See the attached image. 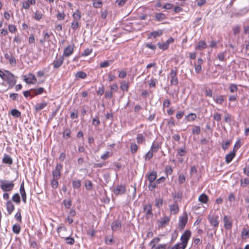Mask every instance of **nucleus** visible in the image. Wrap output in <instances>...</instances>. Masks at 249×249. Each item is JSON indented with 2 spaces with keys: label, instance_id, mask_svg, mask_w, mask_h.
Instances as JSON below:
<instances>
[{
  "label": "nucleus",
  "instance_id": "41",
  "mask_svg": "<svg viewBox=\"0 0 249 249\" xmlns=\"http://www.w3.org/2000/svg\"><path fill=\"white\" fill-rule=\"evenodd\" d=\"M85 185L87 190H90L92 188V183L89 180H86L85 181Z\"/></svg>",
  "mask_w": 249,
  "mask_h": 249
},
{
  "label": "nucleus",
  "instance_id": "42",
  "mask_svg": "<svg viewBox=\"0 0 249 249\" xmlns=\"http://www.w3.org/2000/svg\"><path fill=\"white\" fill-rule=\"evenodd\" d=\"M11 114L14 117H19L21 115V113L18 110L13 109L11 111Z\"/></svg>",
  "mask_w": 249,
  "mask_h": 249
},
{
  "label": "nucleus",
  "instance_id": "18",
  "mask_svg": "<svg viewBox=\"0 0 249 249\" xmlns=\"http://www.w3.org/2000/svg\"><path fill=\"white\" fill-rule=\"evenodd\" d=\"M159 149L158 143H153L151 150L145 155V156H153L154 153L156 152Z\"/></svg>",
  "mask_w": 249,
  "mask_h": 249
},
{
  "label": "nucleus",
  "instance_id": "38",
  "mask_svg": "<svg viewBox=\"0 0 249 249\" xmlns=\"http://www.w3.org/2000/svg\"><path fill=\"white\" fill-rule=\"evenodd\" d=\"M2 162L4 163L11 165L12 164L13 160L10 157H3Z\"/></svg>",
  "mask_w": 249,
  "mask_h": 249
},
{
  "label": "nucleus",
  "instance_id": "40",
  "mask_svg": "<svg viewBox=\"0 0 249 249\" xmlns=\"http://www.w3.org/2000/svg\"><path fill=\"white\" fill-rule=\"evenodd\" d=\"M12 200L16 203H19L20 202V197L18 193L15 194L12 198Z\"/></svg>",
  "mask_w": 249,
  "mask_h": 249
},
{
  "label": "nucleus",
  "instance_id": "32",
  "mask_svg": "<svg viewBox=\"0 0 249 249\" xmlns=\"http://www.w3.org/2000/svg\"><path fill=\"white\" fill-rule=\"evenodd\" d=\"M160 241L159 237L154 238L150 243V246L152 248H155L156 244Z\"/></svg>",
  "mask_w": 249,
  "mask_h": 249
},
{
  "label": "nucleus",
  "instance_id": "16",
  "mask_svg": "<svg viewBox=\"0 0 249 249\" xmlns=\"http://www.w3.org/2000/svg\"><path fill=\"white\" fill-rule=\"evenodd\" d=\"M19 191L21 194L22 199L24 203H26V194L24 189V182L23 181L20 186Z\"/></svg>",
  "mask_w": 249,
  "mask_h": 249
},
{
  "label": "nucleus",
  "instance_id": "60",
  "mask_svg": "<svg viewBox=\"0 0 249 249\" xmlns=\"http://www.w3.org/2000/svg\"><path fill=\"white\" fill-rule=\"evenodd\" d=\"M213 117L215 120H216L218 122L220 121L221 119V114L218 112L214 113L213 114Z\"/></svg>",
  "mask_w": 249,
  "mask_h": 249
},
{
  "label": "nucleus",
  "instance_id": "27",
  "mask_svg": "<svg viewBox=\"0 0 249 249\" xmlns=\"http://www.w3.org/2000/svg\"><path fill=\"white\" fill-rule=\"evenodd\" d=\"M209 200L208 196L205 194H202L198 197V200L202 203L206 204Z\"/></svg>",
  "mask_w": 249,
  "mask_h": 249
},
{
  "label": "nucleus",
  "instance_id": "26",
  "mask_svg": "<svg viewBox=\"0 0 249 249\" xmlns=\"http://www.w3.org/2000/svg\"><path fill=\"white\" fill-rule=\"evenodd\" d=\"M47 105V103L46 102H43L41 103L36 104L35 106V110L37 111L39 110H41L43 109L44 107H45Z\"/></svg>",
  "mask_w": 249,
  "mask_h": 249
},
{
  "label": "nucleus",
  "instance_id": "8",
  "mask_svg": "<svg viewBox=\"0 0 249 249\" xmlns=\"http://www.w3.org/2000/svg\"><path fill=\"white\" fill-rule=\"evenodd\" d=\"M143 211L145 213L146 218H149L153 216L152 213V205L150 203L145 205L143 206Z\"/></svg>",
  "mask_w": 249,
  "mask_h": 249
},
{
  "label": "nucleus",
  "instance_id": "15",
  "mask_svg": "<svg viewBox=\"0 0 249 249\" xmlns=\"http://www.w3.org/2000/svg\"><path fill=\"white\" fill-rule=\"evenodd\" d=\"M170 221V218L168 216H164L162 218H161L159 220V227L160 228H163L166 225H168Z\"/></svg>",
  "mask_w": 249,
  "mask_h": 249
},
{
  "label": "nucleus",
  "instance_id": "62",
  "mask_svg": "<svg viewBox=\"0 0 249 249\" xmlns=\"http://www.w3.org/2000/svg\"><path fill=\"white\" fill-rule=\"evenodd\" d=\"M103 3L101 1H98L97 2L94 1L93 3V6L94 8H99L102 6Z\"/></svg>",
  "mask_w": 249,
  "mask_h": 249
},
{
  "label": "nucleus",
  "instance_id": "33",
  "mask_svg": "<svg viewBox=\"0 0 249 249\" xmlns=\"http://www.w3.org/2000/svg\"><path fill=\"white\" fill-rule=\"evenodd\" d=\"M75 76L76 78L84 79L87 77V74L83 71H79L76 73Z\"/></svg>",
  "mask_w": 249,
  "mask_h": 249
},
{
  "label": "nucleus",
  "instance_id": "46",
  "mask_svg": "<svg viewBox=\"0 0 249 249\" xmlns=\"http://www.w3.org/2000/svg\"><path fill=\"white\" fill-rule=\"evenodd\" d=\"M231 143V141L228 140L225 142H223L222 143V148L223 150H225L229 148Z\"/></svg>",
  "mask_w": 249,
  "mask_h": 249
},
{
  "label": "nucleus",
  "instance_id": "57",
  "mask_svg": "<svg viewBox=\"0 0 249 249\" xmlns=\"http://www.w3.org/2000/svg\"><path fill=\"white\" fill-rule=\"evenodd\" d=\"M157 182H150L149 184L148 185V188H149V189L152 191H153L156 187V186H157Z\"/></svg>",
  "mask_w": 249,
  "mask_h": 249
},
{
  "label": "nucleus",
  "instance_id": "34",
  "mask_svg": "<svg viewBox=\"0 0 249 249\" xmlns=\"http://www.w3.org/2000/svg\"><path fill=\"white\" fill-rule=\"evenodd\" d=\"M12 230L14 233L18 234L20 231L21 227L18 224H15L13 226Z\"/></svg>",
  "mask_w": 249,
  "mask_h": 249
},
{
  "label": "nucleus",
  "instance_id": "23",
  "mask_svg": "<svg viewBox=\"0 0 249 249\" xmlns=\"http://www.w3.org/2000/svg\"><path fill=\"white\" fill-rule=\"evenodd\" d=\"M155 19L158 21H162L166 18L165 15L161 13H155Z\"/></svg>",
  "mask_w": 249,
  "mask_h": 249
},
{
  "label": "nucleus",
  "instance_id": "4",
  "mask_svg": "<svg viewBox=\"0 0 249 249\" xmlns=\"http://www.w3.org/2000/svg\"><path fill=\"white\" fill-rule=\"evenodd\" d=\"M218 218V216L216 215H209L208 217L209 223L213 227V229L214 230L215 232L217 231V228L219 225Z\"/></svg>",
  "mask_w": 249,
  "mask_h": 249
},
{
  "label": "nucleus",
  "instance_id": "3",
  "mask_svg": "<svg viewBox=\"0 0 249 249\" xmlns=\"http://www.w3.org/2000/svg\"><path fill=\"white\" fill-rule=\"evenodd\" d=\"M191 233L190 231H186L181 236V243H178L183 249H185L189 239L191 237Z\"/></svg>",
  "mask_w": 249,
  "mask_h": 249
},
{
  "label": "nucleus",
  "instance_id": "20",
  "mask_svg": "<svg viewBox=\"0 0 249 249\" xmlns=\"http://www.w3.org/2000/svg\"><path fill=\"white\" fill-rule=\"evenodd\" d=\"M121 228V223L119 221L115 220L111 224V229L113 231L119 230Z\"/></svg>",
  "mask_w": 249,
  "mask_h": 249
},
{
  "label": "nucleus",
  "instance_id": "28",
  "mask_svg": "<svg viewBox=\"0 0 249 249\" xmlns=\"http://www.w3.org/2000/svg\"><path fill=\"white\" fill-rule=\"evenodd\" d=\"M71 130L70 128L66 127L64 128L63 137L65 139H68L71 136Z\"/></svg>",
  "mask_w": 249,
  "mask_h": 249
},
{
  "label": "nucleus",
  "instance_id": "49",
  "mask_svg": "<svg viewBox=\"0 0 249 249\" xmlns=\"http://www.w3.org/2000/svg\"><path fill=\"white\" fill-rule=\"evenodd\" d=\"M205 94L206 96L209 97H213V90L210 89L205 88L204 89Z\"/></svg>",
  "mask_w": 249,
  "mask_h": 249
},
{
  "label": "nucleus",
  "instance_id": "9",
  "mask_svg": "<svg viewBox=\"0 0 249 249\" xmlns=\"http://www.w3.org/2000/svg\"><path fill=\"white\" fill-rule=\"evenodd\" d=\"M62 169V165L61 164H57L54 170L52 172L53 178H60L61 177V170Z\"/></svg>",
  "mask_w": 249,
  "mask_h": 249
},
{
  "label": "nucleus",
  "instance_id": "2",
  "mask_svg": "<svg viewBox=\"0 0 249 249\" xmlns=\"http://www.w3.org/2000/svg\"><path fill=\"white\" fill-rule=\"evenodd\" d=\"M5 72L6 73V75L4 80L7 81L9 85V89L12 88L16 84L17 79L15 77L13 74H12L9 71L6 70L5 71Z\"/></svg>",
  "mask_w": 249,
  "mask_h": 249
},
{
  "label": "nucleus",
  "instance_id": "21",
  "mask_svg": "<svg viewBox=\"0 0 249 249\" xmlns=\"http://www.w3.org/2000/svg\"><path fill=\"white\" fill-rule=\"evenodd\" d=\"M171 213L173 214H176L179 211V207L177 203L175 202L173 204L169 206Z\"/></svg>",
  "mask_w": 249,
  "mask_h": 249
},
{
  "label": "nucleus",
  "instance_id": "64",
  "mask_svg": "<svg viewBox=\"0 0 249 249\" xmlns=\"http://www.w3.org/2000/svg\"><path fill=\"white\" fill-rule=\"evenodd\" d=\"M232 30L234 35L238 34L240 31V26L238 25L234 26L232 28Z\"/></svg>",
  "mask_w": 249,
  "mask_h": 249
},
{
  "label": "nucleus",
  "instance_id": "58",
  "mask_svg": "<svg viewBox=\"0 0 249 249\" xmlns=\"http://www.w3.org/2000/svg\"><path fill=\"white\" fill-rule=\"evenodd\" d=\"M63 202L66 208H70L71 206V200H64Z\"/></svg>",
  "mask_w": 249,
  "mask_h": 249
},
{
  "label": "nucleus",
  "instance_id": "14",
  "mask_svg": "<svg viewBox=\"0 0 249 249\" xmlns=\"http://www.w3.org/2000/svg\"><path fill=\"white\" fill-rule=\"evenodd\" d=\"M241 145L240 140H237L234 144L232 151L226 154V156H235L236 151L241 147Z\"/></svg>",
  "mask_w": 249,
  "mask_h": 249
},
{
  "label": "nucleus",
  "instance_id": "53",
  "mask_svg": "<svg viewBox=\"0 0 249 249\" xmlns=\"http://www.w3.org/2000/svg\"><path fill=\"white\" fill-rule=\"evenodd\" d=\"M42 18V14L40 12L36 11L35 14L34 18L37 20H39Z\"/></svg>",
  "mask_w": 249,
  "mask_h": 249
},
{
  "label": "nucleus",
  "instance_id": "6",
  "mask_svg": "<svg viewBox=\"0 0 249 249\" xmlns=\"http://www.w3.org/2000/svg\"><path fill=\"white\" fill-rule=\"evenodd\" d=\"M62 230H63L64 231H67V229L65 227H59L58 228L57 230V232L59 234V236H60L61 238H64L65 239V240L66 241L67 244L72 245L74 244V238L70 237H64L63 235H61L60 234V232Z\"/></svg>",
  "mask_w": 249,
  "mask_h": 249
},
{
  "label": "nucleus",
  "instance_id": "55",
  "mask_svg": "<svg viewBox=\"0 0 249 249\" xmlns=\"http://www.w3.org/2000/svg\"><path fill=\"white\" fill-rule=\"evenodd\" d=\"M240 182L241 185L243 187H245L249 184V179L248 178H245L244 179H241Z\"/></svg>",
  "mask_w": 249,
  "mask_h": 249
},
{
  "label": "nucleus",
  "instance_id": "7",
  "mask_svg": "<svg viewBox=\"0 0 249 249\" xmlns=\"http://www.w3.org/2000/svg\"><path fill=\"white\" fill-rule=\"evenodd\" d=\"M126 191L125 186L124 185H118L115 186L113 191L116 196L123 195L125 193Z\"/></svg>",
  "mask_w": 249,
  "mask_h": 249
},
{
  "label": "nucleus",
  "instance_id": "51",
  "mask_svg": "<svg viewBox=\"0 0 249 249\" xmlns=\"http://www.w3.org/2000/svg\"><path fill=\"white\" fill-rule=\"evenodd\" d=\"M100 124V121L99 120V117L98 116H96L94 118L92 119V124L94 126H98Z\"/></svg>",
  "mask_w": 249,
  "mask_h": 249
},
{
  "label": "nucleus",
  "instance_id": "47",
  "mask_svg": "<svg viewBox=\"0 0 249 249\" xmlns=\"http://www.w3.org/2000/svg\"><path fill=\"white\" fill-rule=\"evenodd\" d=\"M229 89L231 93H234L238 90L237 86L234 84H231L230 85Z\"/></svg>",
  "mask_w": 249,
  "mask_h": 249
},
{
  "label": "nucleus",
  "instance_id": "59",
  "mask_svg": "<svg viewBox=\"0 0 249 249\" xmlns=\"http://www.w3.org/2000/svg\"><path fill=\"white\" fill-rule=\"evenodd\" d=\"M112 61H105L100 64V67L101 68H106L109 66L110 64V62Z\"/></svg>",
  "mask_w": 249,
  "mask_h": 249
},
{
  "label": "nucleus",
  "instance_id": "50",
  "mask_svg": "<svg viewBox=\"0 0 249 249\" xmlns=\"http://www.w3.org/2000/svg\"><path fill=\"white\" fill-rule=\"evenodd\" d=\"M71 28L74 30H76L79 27V22L76 20H73L71 25Z\"/></svg>",
  "mask_w": 249,
  "mask_h": 249
},
{
  "label": "nucleus",
  "instance_id": "35",
  "mask_svg": "<svg viewBox=\"0 0 249 249\" xmlns=\"http://www.w3.org/2000/svg\"><path fill=\"white\" fill-rule=\"evenodd\" d=\"M120 88L123 91H127L129 88L128 84L125 81H123L121 84Z\"/></svg>",
  "mask_w": 249,
  "mask_h": 249
},
{
  "label": "nucleus",
  "instance_id": "24",
  "mask_svg": "<svg viewBox=\"0 0 249 249\" xmlns=\"http://www.w3.org/2000/svg\"><path fill=\"white\" fill-rule=\"evenodd\" d=\"M207 46V45L206 43L203 40H201L198 42L197 46L196 47V49L198 50H202L206 48Z\"/></svg>",
  "mask_w": 249,
  "mask_h": 249
},
{
  "label": "nucleus",
  "instance_id": "36",
  "mask_svg": "<svg viewBox=\"0 0 249 249\" xmlns=\"http://www.w3.org/2000/svg\"><path fill=\"white\" fill-rule=\"evenodd\" d=\"M186 118L188 121H193L196 119V115L195 113H191L186 116Z\"/></svg>",
  "mask_w": 249,
  "mask_h": 249
},
{
  "label": "nucleus",
  "instance_id": "29",
  "mask_svg": "<svg viewBox=\"0 0 249 249\" xmlns=\"http://www.w3.org/2000/svg\"><path fill=\"white\" fill-rule=\"evenodd\" d=\"M136 140L138 144H142L145 142V138L142 134H138Z\"/></svg>",
  "mask_w": 249,
  "mask_h": 249
},
{
  "label": "nucleus",
  "instance_id": "22",
  "mask_svg": "<svg viewBox=\"0 0 249 249\" xmlns=\"http://www.w3.org/2000/svg\"><path fill=\"white\" fill-rule=\"evenodd\" d=\"M163 32L161 30L154 31L151 32L148 36V38H151L153 36L154 38H156L157 36H160L162 35Z\"/></svg>",
  "mask_w": 249,
  "mask_h": 249
},
{
  "label": "nucleus",
  "instance_id": "48",
  "mask_svg": "<svg viewBox=\"0 0 249 249\" xmlns=\"http://www.w3.org/2000/svg\"><path fill=\"white\" fill-rule=\"evenodd\" d=\"M158 45L159 46V47L160 49H162L163 50H167L168 48V45H167V43H166L165 42H164L163 43H160V42H159L158 43Z\"/></svg>",
  "mask_w": 249,
  "mask_h": 249
},
{
  "label": "nucleus",
  "instance_id": "12",
  "mask_svg": "<svg viewBox=\"0 0 249 249\" xmlns=\"http://www.w3.org/2000/svg\"><path fill=\"white\" fill-rule=\"evenodd\" d=\"M64 62L63 56H60L56 58L53 63V67L54 69H58L61 67Z\"/></svg>",
  "mask_w": 249,
  "mask_h": 249
},
{
  "label": "nucleus",
  "instance_id": "56",
  "mask_svg": "<svg viewBox=\"0 0 249 249\" xmlns=\"http://www.w3.org/2000/svg\"><path fill=\"white\" fill-rule=\"evenodd\" d=\"M21 210H18V212L15 214V217L17 220L21 222V215L20 213Z\"/></svg>",
  "mask_w": 249,
  "mask_h": 249
},
{
  "label": "nucleus",
  "instance_id": "54",
  "mask_svg": "<svg viewBox=\"0 0 249 249\" xmlns=\"http://www.w3.org/2000/svg\"><path fill=\"white\" fill-rule=\"evenodd\" d=\"M167 246V244H159L156 246L155 248H153L154 249H166Z\"/></svg>",
  "mask_w": 249,
  "mask_h": 249
},
{
  "label": "nucleus",
  "instance_id": "17",
  "mask_svg": "<svg viewBox=\"0 0 249 249\" xmlns=\"http://www.w3.org/2000/svg\"><path fill=\"white\" fill-rule=\"evenodd\" d=\"M73 51V46L68 45L64 50L63 56L65 57L70 56L72 53Z\"/></svg>",
  "mask_w": 249,
  "mask_h": 249
},
{
  "label": "nucleus",
  "instance_id": "1",
  "mask_svg": "<svg viewBox=\"0 0 249 249\" xmlns=\"http://www.w3.org/2000/svg\"><path fill=\"white\" fill-rule=\"evenodd\" d=\"M15 186L14 181H9L7 180H0V188L4 192L11 191Z\"/></svg>",
  "mask_w": 249,
  "mask_h": 249
},
{
  "label": "nucleus",
  "instance_id": "19",
  "mask_svg": "<svg viewBox=\"0 0 249 249\" xmlns=\"http://www.w3.org/2000/svg\"><path fill=\"white\" fill-rule=\"evenodd\" d=\"M6 209L8 214H11L14 211L15 209V206L11 200H8L6 202Z\"/></svg>",
  "mask_w": 249,
  "mask_h": 249
},
{
  "label": "nucleus",
  "instance_id": "39",
  "mask_svg": "<svg viewBox=\"0 0 249 249\" xmlns=\"http://www.w3.org/2000/svg\"><path fill=\"white\" fill-rule=\"evenodd\" d=\"M105 242L107 245L112 244L114 242L113 236H112L110 238H109V236H106L105 237Z\"/></svg>",
  "mask_w": 249,
  "mask_h": 249
},
{
  "label": "nucleus",
  "instance_id": "45",
  "mask_svg": "<svg viewBox=\"0 0 249 249\" xmlns=\"http://www.w3.org/2000/svg\"><path fill=\"white\" fill-rule=\"evenodd\" d=\"M201 132V129L199 126H194L192 129V133L193 134L198 135Z\"/></svg>",
  "mask_w": 249,
  "mask_h": 249
},
{
  "label": "nucleus",
  "instance_id": "25",
  "mask_svg": "<svg viewBox=\"0 0 249 249\" xmlns=\"http://www.w3.org/2000/svg\"><path fill=\"white\" fill-rule=\"evenodd\" d=\"M213 100L217 103L220 105H222L224 101V97L223 95H217L213 97Z\"/></svg>",
  "mask_w": 249,
  "mask_h": 249
},
{
  "label": "nucleus",
  "instance_id": "10",
  "mask_svg": "<svg viewBox=\"0 0 249 249\" xmlns=\"http://www.w3.org/2000/svg\"><path fill=\"white\" fill-rule=\"evenodd\" d=\"M188 221V216L187 213H185L183 215L179 217L178 226L181 229H183Z\"/></svg>",
  "mask_w": 249,
  "mask_h": 249
},
{
  "label": "nucleus",
  "instance_id": "63",
  "mask_svg": "<svg viewBox=\"0 0 249 249\" xmlns=\"http://www.w3.org/2000/svg\"><path fill=\"white\" fill-rule=\"evenodd\" d=\"M217 58L220 60V61H224L225 59V53L224 52H220L217 55Z\"/></svg>",
  "mask_w": 249,
  "mask_h": 249
},
{
  "label": "nucleus",
  "instance_id": "37",
  "mask_svg": "<svg viewBox=\"0 0 249 249\" xmlns=\"http://www.w3.org/2000/svg\"><path fill=\"white\" fill-rule=\"evenodd\" d=\"M59 178H53V179L51 181V186L53 189H56L58 185V179Z\"/></svg>",
  "mask_w": 249,
  "mask_h": 249
},
{
  "label": "nucleus",
  "instance_id": "44",
  "mask_svg": "<svg viewBox=\"0 0 249 249\" xmlns=\"http://www.w3.org/2000/svg\"><path fill=\"white\" fill-rule=\"evenodd\" d=\"M72 184V187L74 189H78L81 185V181L79 180H73Z\"/></svg>",
  "mask_w": 249,
  "mask_h": 249
},
{
  "label": "nucleus",
  "instance_id": "5",
  "mask_svg": "<svg viewBox=\"0 0 249 249\" xmlns=\"http://www.w3.org/2000/svg\"><path fill=\"white\" fill-rule=\"evenodd\" d=\"M178 70L176 68L175 70H171L170 72V84L171 85H177L178 83V80L177 77Z\"/></svg>",
  "mask_w": 249,
  "mask_h": 249
},
{
  "label": "nucleus",
  "instance_id": "31",
  "mask_svg": "<svg viewBox=\"0 0 249 249\" xmlns=\"http://www.w3.org/2000/svg\"><path fill=\"white\" fill-rule=\"evenodd\" d=\"M181 194L180 193H175L172 194V196L175 202L177 203L178 201H180L181 199Z\"/></svg>",
  "mask_w": 249,
  "mask_h": 249
},
{
  "label": "nucleus",
  "instance_id": "11",
  "mask_svg": "<svg viewBox=\"0 0 249 249\" xmlns=\"http://www.w3.org/2000/svg\"><path fill=\"white\" fill-rule=\"evenodd\" d=\"M24 81L27 84H33L36 82L37 79L33 74L30 73L28 77L24 76Z\"/></svg>",
  "mask_w": 249,
  "mask_h": 249
},
{
  "label": "nucleus",
  "instance_id": "13",
  "mask_svg": "<svg viewBox=\"0 0 249 249\" xmlns=\"http://www.w3.org/2000/svg\"><path fill=\"white\" fill-rule=\"evenodd\" d=\"M223 221L224 222L225 228L227 230L231 229L232 227V223L230 217L227 215H225L223 217Z\"/></svg>",
  "mask_w": 249,
  "mask_h": 249
},
{
  "label": "nucleus",
  "instance_id": "43",
  "mask_svg": "<svg viewBox=\"0 0 249 249\" xmlns=\"http://www.w3.org/2000/svg\"><path fill=\"white\" fill-rule=\"evenodd\" d=\"M73 20L79 21L81 18L80 13L79 11L74 12L72 15Z\"/></svg>",
  "mask_w": 249,
  "mask_h": 249
},
{
  "label": "nucleus",
  "instance_id": "52",
  "mask_svg": "<svg viewBox=\"0 0 249 249\" xmlns=\"http://www.w3.org/2000/svg\"><path fill=\"white\" fill-rule=\"evenodd\" d=\"M130 149H131V153L132 154H134L136 152V151L138 150V146L136 143H131Z\"/></svg>",
  "mask_w": 249,
  "mask_h": 249
},
{
  "label": "nucleus",
  "instance_id": "30",
  "mask_svg": "<svg viewBox=\"0 0 249 249\" xmlns=\"http://www.w3.org/2000/svg\"><path fill=\"white\" fill-rule=\"evenodd\" d=\"M157 178V173L155 171L151 172L148 176L149 182H154Z\"/></svg>",
  "mask_w": 249,
  "mask_h": 249
},
{
  "label": "nucleus",
  "instance_id": "61",
  "mask_svg": "<svg viewBox=\"0 0 249 249\" xmlns=\"http://www.w3.org/2000/svg\"><path fill=\"white\" fill-rule=\"evenodd\" d=\"M112 92L110 90H107L105 92V97L106 99H110L112 97Z\"/></svg>",
  "mask_w": 249,
  "mask_h": 249
}]
</instances>
